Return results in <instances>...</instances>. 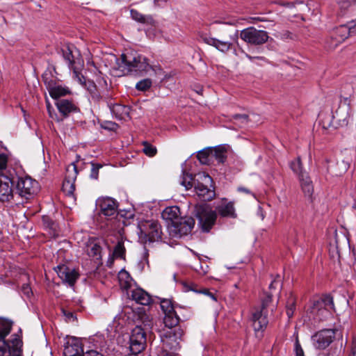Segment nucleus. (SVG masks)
I'll return each instance as SVG.
<instances>
[{"label":"nucleus","instance_id":"25","mask_svg":"<svg viewBox=\"0 0 356 356\" xmlns=\"http://www.w3.org/2000/svg\"><path fill=\"white\" fill-rule=\"evenodd\" d=\"M47 86L49 95L53 99H58L70 93V90L67 88L57 85L52 81L47 82Z\"/></svg>","mask_w":356,"mask_h":356},{"label":"nucleus","instance_id":"64","mask_svg":"<svg viewBox=\"0 0 356 356\" xmlns=\"http://www.w3.org/2000/svg\"><path fill=\"white\" fill-rule=\"evenodd\" d=\"M350 356H355V353H353Z\"/></svg>","mask_w":356,"mask_h":356},{"label":"nucleus","instance_id":"42","mask_svg":"<svg viewBox=\"0 0 356 356\" xmlns=\"http://www.w3.org/2000/svg\"><path fill=\"white\" fill-rule=\"evenodd\" d=\"M334 238L337 248H339L341 244L346 245L348 243V238L346 236L345 232H340L339 233L336 232Z\"/></svg>","mask_w":356,"mask_h":356},{"label":"nucleus","instance_id":"1","mask_svg":"<svg viewBox=\"0 0 356 356\" xmlns=\"http://www.w3.org/2000/svg\"><path fill=\"white\" fill-rule=\"evenodd\" d=\"M122 65L120 67H124L128 72L145 75L152 72L154 74H161L162 69L157 65L149 63L148 59L136 52L133 53L129 49L121 55Z\"/></svg>","mask_w":356,"mask_h":356},{"label":"nucleus","instance_id":"24","mask_svg":"<svg viewBox=\"0 0 356 356\" xmlns=\"http://www.w3.org/2000/svg\"><path fill=\"white\" fill-rule=\"evenodd\" d=\"M131 298L137 303L143 305H148L152 300L151 296L143 289L136 288L131 291Z\"/></svg>","mask_w":356,"mask_h":356},{"label":"nucleus","instance_id":"58","mask_svg":"<svg viewBox=\"0 0 356 356\" xmlns=\"http://www.w3.org/2000/svg\"><path fill=\"white\" fill-rule=\"evenodd\" d=\"M91 95V97H92V99L94 100V101H99L100 99L102 98L99 92H98L97 89L95 90V91L94 92H92Z\"/></svg>","mask_w":356,"mask_h":356},{"label":"nucleus","instance_id":"61","mask_svg":"<svg viewBox=\"0 0 356 356\" xmlns=\"http://www.w3.org/2000/svg\"><path fill=\"white\" fill-rule=\"evenodd\" d=\"M216 48H217L218 50H220V51H227V50L229 49V46H226V45L221 46V47H222V48H221V49H220V48H219V47H220V46H216Z\"/></svg>","mask_w":356,"mask_h":356},{"label":"nucleus","instance_id":"17","mask_svg":"<svg viewBox=\"0 0 356 356\" xmlns=\"http://www.w3.org/2000/svg\"><path fill=\"white\" fill-rule=\"evenodd\" d=\"M216 213L222 218H236L237 214L236 213L234 203L223 198L215 207Z\"/></svg>","mask_w":356,"mask_h":356},{"label":"nucleus","instance_id":"13","mask_svg":"<svg viewBox=\"0 0 356 356\" xmlns=\"http://www.w3.org/2000/svg\"><path fill=\"white\" fill-rule=\"evenodd\" d=\"M12 322L4 318H0V356H14L13 348L5 342L3 339L10 333Z\"/></svg>","mask_w":356,"mask_h":356},{"label":"nucleus","instance_id":"44","mask_svg":"<svg viewBox=\"0 0 356 356\" xmlns=\"http://www.w3.org/2000/svg\"><path fill=\"white\" fill-rule=\"evenodd\" d=\"M143 152L148 156L152 157L155 156L157 153V149L156 147L153 146L150 143L147 141H144L143 143Z\"/></svg>","mask_w":356,"mask_h":356},{"label":"nucleus","instance_id":"19","mask_svg":"<svg viewBox=\"0 0 356 356\" xmlns=\"http://www.w3.org/2000/svg\"><path fill=\"white\" fill-rule=\"evenodd\" d=\"M355 31V28L351 26L341 25L332 31L330 37L334 44H339L343 42Z\"/></svg>","mask_w":356,"mask_h":356},{"label":"nucleus","instance_id":"53","mask_svg":"<svg viewBox=\"0 0 356 356\" xmlns=\"http://www.w3.org/2000/svg\"><path fill=\"white\" fill-rule=\"evenodd\" d=\"M305 195L309 197H312L314 192L313 185L311 186H304L301 187Z\"/></svg>","mask_w":356,"mask_h":356},{"label":"nucleus","instance_id":"35","mask_svg":"<svg viewBox=\"0 0 356 356\" xmlns=\"http://www.w3.org/2000/svg\"><path fill=\"white\" fill-rule=\"evenodd\" d=\"M348 110L349 108L344 105L343 106H339L336 111L337 118H339V121H342L344 124L348 123V118H349Z\"/></svg>","mask_w":356,"mask_h":356},{"label":"nucleus","instance_id":"45","mask_svg":"<svg viewBox=\"0 0 356 356\" xmlns=\"http://www.w3.org/2000/svg\"><path fill=\"white\" fill-rule=\"evenodd\" d=\"M341 10L345 11L356 3V0H336Z\"/></svg>","mask_w":356,"mask_h":356},{"label":"nucleus","instance_id":"62","mask_svg":"<svg viewBox=\"0 0 356 356\" xmlns=\"http://www.w3.org/2000/svg\"><path fill=\"white\" fill-rule=\"evenodd\" d=\"M164 356H175V355H172L170 353H166Z\"/></svg>","mask_w":356,"mask_h":356},{"label":"nucleus","instance_id":"6","mask_svg":"<svg viewBox=\"0 0 356 356\" xmlns=\"http://www.w3.org/2000/svg\"><path fill=\"white\" fill-rule=\"evenodd\" d=\"M140 238L145 242H154L161 239V227L154 220L140 221L138 225Z\"/></svg>","mask_w":356,"mask_h":356},{"label":"nucleus","instance_id":"7","mask_svg":"<svg viewBox=\"0 0 356 356\" xmlns=\"http://www.w3.org/2000/svg\"><path fill=\"white\" fill-rule=\"evenodd\" d=\"M272 302V296L266 294L261 300L260 308H256L252 315V326L256 332H262L268 325L266 308Z\"/></svg>","mask_w":356,"mask_h":356},{"label":"nucleus","instance_id":"23","mask_svg":"<svg viewBox=\"0 0 356 356\" xmlns=\"http://www.w3.org/2000/svg\"><path fill=\"white\" fill-rule=\"evenodd\" d=\"M64 356H83L84 355L81 341L75 338L67 341L63 351Z\"/></svg>","mask_w":356,"mask_h":356},{"label":"nucleus","instance_id":"59","mask_svg":"<svg viewBox=\"0 0 356 356\" xmlns=\"http://www.w3.org/2000/svg\"><path fill=\"white\" fill-rule=\"evenodd\" d=\"M63 314L66 316V318L69 320H70L71 318H74V314L72 312H68V311H66V310H63Z\"/></svg>","mask_w":356,"mask_h":356},{"label":"nucleus","instance_id":"15","mask_svg":"<svg viewBox=\"0 0 356 356\" xmlns=\"http://www.w3.org/2000/svg\"><path fill=\"white\" fill-rule=\"evenodd\" d=\"M78 175L77 167L73 162L66 168V174L63 184V192L69 196L73 195L75 190L74 182Z\"/></svg>","mask_w":356,"mask_h":356},{"label":"nucleus","instance_id":"11","mask_svg":"<svg viewBox=\"0 0 356 356\" xmlns=\"http://www.w3.org/2000/svg\"><path fill=\"white\" fill-rule=\"evenodd\" d=\"M130 350L134 355H137L143 350L146 345V334L140 326H136L132 330L129 339Z\"/></svg>","mask_w":356,"mask_h":356},{"label":"nucleus","instance_id":"14","mask_svg":"<svg viewBox=\"0 0 356 356\" xmlns=\"http://www.w3.org/2000/svg\"><path fill=\"white\" fill-rule=\"evenodd\" d=\"M195 225V220L192 217L181 218L170 226V230L175 236H182L191 232Z\"/></svg>","mask_w":356,"mask_h":356},{"label":"nucleus","instance_id":"54","mask_svg":"<svg viewBox=\"0 0 356 356\" xmlns=\"http://www.w3.org/2000/svg\"><path fill=\"white\" fill-rule=\"evenodd\" d=\"M47 111H48V113L49 115V116L51 118H55L58 121H60V119H58L57 118V115L54 113V108L53 107L50 105L49 101H47Z\"/></svg>","mask_w":356,"mask_h":356},{"label":"nucleus","instance_id":"26","mask_svg":"<svg viewBox=\"0 0 356 356\" xmlns=\"http://www.w3.org/2000/svg\"><path fill=\"white\" fill-rule=\"evenodd\" d=\"M179 214L180 211L178 207H169L163 210L162 212V217L163 219L170 221V225H172L175 221H177L179 219Z\"/></svg>","mask_w":356,"mask_h":356},{"label":"nucleus","instance_id":"57","mask_svg":"<svg viewBox=\"0 0 356 356\" xmlns=\"http://www.w3.org/2000/svg\"><path fill=\"white\" fill-rule=\"evenodd\" d=\"M83 356H104V355L96 350H89V351L86 352V353H84V355Z\"/></svg>","mask_w":356,"mask_h":356},{"label":"nucleus","instance_id":"21","mask_svg":"<svg viewBox=\"0 0 356 356\" xmlns=\"http://www.w3.org/2000/svg\"><path fill=\"white\" fill-rule=\"evenodd\" d=\"M55 270L58 277L70 286H73L79 277V274L74 269L70 268L65 265L58 266Z\"/></svg>","mask_w":356,"mask_h":356},{"label":"nucleus","instance_id":"56","mask_svg":"<svg viewBox=\"0 0 356 356\" xmlns=\"http://www.w3.org/2000/svg\"><path fill=\"white\" fill-rule=\"evenodd\" d=\"M87 89L89 92L92 94L97 89V86L93 81H88L87 83Z\"/></svg>","mask_w":356,"mask_h":356},{"label":"nucleus","instance_id":"33","mask_svg":"<svg viewBox=\"0 0 356 356\" xmlns=\"http://www.w3.org/2000/svg\"><path fill=\"white\" fill-rule=\"evenodd\" d=\"M184 290L186 291H194L195 293H205V294L209 296L213 300L216 301V298L214 296L213 294L211 293L207 289H197V285L196 284H195V283H193V282L184 283Z\"/></svg>","mask_w":356,"mask_h":356},{"label":"nucleus","instance_id":"48","mask_svg":"<svg viewBox=\"0 0 356 356\" xmlns=\"http://www.w3.org/2000/svg\"><path fill=\"white\" fill-rule=\"evenodd\" d=\"M232 120L236 122L245 124L248 122V116L246 114H235L232 116Z\"/></svg>","mask_w":356,"mask_h":356},{"label":"nucleus","instance_id":"27","mask_svg":"<svg viewBox=\"0 0 356 356\" xmlns=\"http://www.w3.org/2000/svg\"><path fill=\"white\" fill-rule=\"evenodd\" d=\"M179 323V317L175 312L164 314L163 323L168 330L176 328Z\"/></svg>","mask_w":356,"mask_h":356},{"label":"nucleus","instance_id":"32","mask_svg":"<svg viewBox=\"0 0 356 356\" xmlns=\"http://www.w3.org/2000/svg\"><path fill=\"white\" fill-rule=\"evenodd\" d=\"M212 148H205L200 152L197 154V158L199 161L203 165H209L212 160Z\"/></svg>","mask_w":356,"mask_h":356},{"label":"nucleus","instance_id":"36","mask_svg":"<svg viewBox=\"0 0 356 356\" xmlns=\"http://www.w3.org/2000/svg\"><path fill=\"white\" fill-rule=\"evenodd\" d=\"M160 305L164 314H169L170 312H175L174 309L172 302L170 299H161L160 301Z\"/></svg>","mask_w":356,"mask_h":356},{"label":"nucleus","instance_id":"2","mask_svg":"<svg viewBox=\"0 0 356 356\" xmlns=\"http://www.w3.org/2000/svg\"><path fill=\"white\" fill-rule=\"evenodd\" d=\"M194 211L201 229L205 232H209L217 218L216 211L206 204L196 205Z\"/></svg>","mask_w":356,"mask_h":356},{"label":"nucleus","instance_id":"43","mask_svg":"<svg viewBox=\"0 0 356 356\" xmlns=\"http://www.w3.org/2000/svg\"><path fill=\"white\" fill-rule=\"evenodd\" d=\"M296 299L293 296H291L286 302V314L289 318L293 316L295 311Z\"/></svg>","mask_w":356,"mask_h":356},{"label":"nucleus","instance_id":"12","mask_svg":"<svg viewBox=\"0 0 356 356\" xmlns=\"http://www.w3.org/2000/svg\"><path fill=\"white\" fill-rule=\"evenodd\" d=\"M337 332L338 330L335 329H325L318 331L312 337L314 346L320 350L326 348L333 341Z\"/></svg>","mask_w":356,"mask_h":356},{"label":"nucleus","instance_id":"34","mask_svg":"<svg viewBox=\"0 0 356 356\" xmlns=\"http://www.w3.org/2000/svg\"><path fill=\"white\" fill-rule=\"evenodd\" d=\"M125 252L126 249L124 245V242L122 240L118 241L117 245L115 246L113 257L114 259H125Z\"/></svg>","mask_w":356,"mask_h":356},{"label":"nucleus","instance_id":"63","mask_svg":"<svg viewBox=\"0 0 356 356\" xmlns=\"http://www.w3.org/2000/svg\"><path fill=\"white\" fill-rule=\"evenodd\" d=\"M353 207H355V208H356V200H355V204H354Z\"/></svg>","mask_w":356,"mask_h":356},{"label":"nucleus","instance_id":"5","mask_svg":"<svg viewBox=\"0 0 356 356\" xmlns=\"http://www.w3.org/2000/svg\"><path fill=\"white\" fill-rule=\"evenodd\" d=\"M212 182V178L207 174L202 173L197 175L195 191L201 200L211 201L215 197L216 193Z\"/></svg>","mask_w":356,"mask_h":356},{"label":"nucleus","instance_id":"40","mask_svg":"<svg viewBox=\"0 0 356 356\" xmlns=\"http://www.w3.org/2000/svg\"><path fill=\"white\" fill-rule=\"evenodd\" d=\"M152 85V81L150 79H144L138 81L136 85V88L139 91H147Z\"/></svg>","mask_w":356,"mask_h":356},{"label":"nucleus","instance_id":"28","mask_svg":"<svg viewBox=\"0 0 356 356\" xmlns=\"http://www.w3.org/2000/svg\"><path fill=\"white\" fill-rule=\"evenodd\" d=\"M109 108L116 118L120 119L128 115L130 110L129 107L119 104H111Z\"/></svg>","mask_w":356,"mask_h":356},{"label":"nucleus","instance_id":"49","mask_svg":"<svg viewBox=\"0 0 356 356\" xmlns=\"http://www.w3.org/2000/svg\"><path fill=\"white\" fill-rule=\"evenodd\" d=\"M280 37L285 42H290L294 40L296 35L289 31H284L280 33Z\"/></svg>","mask_w":356,"mask_h":356},{"label":"nucleus","instance_id":"16","mask_svg":"<svg viewBox=\"0 0 356 356\" xmlns=\"http://www.w3.org/2000/svg\"><path fill=\"white\" fill-rule=\"evenodd\" d=\"M9 175H0V201L2 202H10L14 198L13 190V177Z\"/></svg>","mask_w":356,"mask_h":356},{"label":"nucleus","instance_id":"3","mask_svg":"<svg viewBox=\"0 0 356 356\" xmlns=\"http://www.w3.org/2000/svg\"><path fill=\"white\" fill-rule=\"evenodd\" d=\"M333 309L332 297L330 295H323L312 301L309 312L313 315L314 319L322 321L330 314V310Z\"/></svg>","mask_w":356,"mask_h":356},{"label":"nucleus","instance_id":"9","mask_svg":"<svg viewBox=\"0 0 356 356\" xmlns=\"http://www.w3.org/2000/svg\"><path fill=\"white\" fill-rule=\"evenodd\" d=\"M240 38L250 44H263L268 42L269 37L266 31L250 26L241 31Z\"/></svg>","mask_w":356,"mask_h":356},{"label":"nucleus","instance_id":"29","mask_svg":"<svg viewBox=\"0 0 356 356\" xmlns=\"http://www.w3.org/2000/svg\"><path fill=\"white\" fill-rule=\"evenodd\" d=\"M130 13L131 18L139 23L152 24L154 22V19L151 15H144L134 9H131Z\"/></svg>","mask_w":356,"mask_h":356},{"label":"nucleus","instance_id":"20","mask_svg":"<svg viewBox=\"0 0 356 356\" xmlns=\"http://www.w3.org/2000/svg\"><path fill=\"white\" fill-rule=\"evenodd\" d=\"M327 165L326 167L327 172L333 177H339L343 175L350 167V161L343 159L337 161L326 160Z\"/></svg>","mask_w":356,"mask_h":356},{"label":"nucleus","instance_id":"18","mask_svg":"<svg viewBox=\"0 0 356 356\" xmlns=\"http://www.w3.org/2000/svg\"><path fill=\"white\" fill-rule=\"evenodd\" d=\"M97 207L105 216H113L117 213V202L111 197H102L97 200Z\"/></svg>","mask_w":356,"mask_h":356},{"label":"nucleus","instance_id":"38","mask_svg":"<svg viewBox=\"0 0 356 356\" xmlns=\"http://www.w3.org/2000/svg\"><path fill=\"white\" fill-rule=\"evenodd\" d=\"M119 280L121 283V286L127 289L130 286V281L131 280L129 274L126 270H121L119 273Z\"/></svg>","mask_w":356,"mask_h":356},{"label":"nucleus","instance_id":"55","mask_svg":"<svg viewBox=\"0 0 356 356\" xmlns=\"http://www.w3.org/2000/svg\"><path fill=\"white\" fill-rule=\"evenodd\" d=\"M22 291L23 293L27 297H30L32 294V291L30 286L28 284H24L22 286Z\"/></svg>","mask_w":356,"mask_h":356},{"label":"nucleus","instance_id":"30","mask_svg":"<svg viewBox=\"0 0 356 356\" xmlns=\"http://www.w3.org/2000/svg\"><path fill=\"white\" fill-rule=\"evenodd\" d=\"M87 253L90 257H95L99 259L102 257V247L100 244L96 241H90L87 245Z\"/></svg>","mask_w":356,"mask_h":356},{"label":"nucleus","instance_id":"47","mask_svg":"<svg viewBox=\"0 0 356 356\" xmlns=\"http://www.w3.org/2000/svg\"><path fill=\"white\" fill-rule=\"evenodd\" d=\"M92 168L90 172V177L94 179L98 178L99 170L102 167L101 164L91 163Z\"/></svg>","mask_w":356,"mask_h":356},{"label":"nucleus","instance_id":"52","mask_svg":"<svg viewBox=\"0 0 356 356\" xmlns=\"http://www.w3.org/2000/svg\"><path fill=\"white\" fill-rule=\"evenodd\" d=\"M294 350H295L296 356H305L304 351H303L298 339L296 340V342H295Z\"/></svg>","mask_w":356,"mask_h":356},{"label":"nucleus","instance_id":"8","mask_svg":"<svg viewBox=\"0 0 356 356\" xmlns=\"http://www.w3.org/2000/svg\"><path fill=\"white\" fill-rule=\"evenodd\" d=\"M38 183L30 177H19L16 185V193L27 200L33 198L38 192Z\"/></svg>","mask_w":356,"mask_h":356},{"label":"nucleus","instance_id":"22","mask_svg":"<svg viewBox=\"0 0 356 356\" xmlns=\"http://www.w3.org/2000/svg\"><path fill=\"white\" fill-rule=\"evenodd\" d=\"M56 106L63 118H67L72 113L79 111L78 106L72 101L62 99L56 102Z\"/></svg>","mask_w":356,"mask_h":356},{"label":"nucleus","instance_id":"46","mask_svg":"<svg viewBox=\"0 0 356 356\" xmlns=\"http://www.w3.org/2000/svg\"><path fill=\"white\" fill-rule=\"evenodd\" d=\"M299 179L300 181L301 187H303L304 186L313 185L312 181H311V179L307 172H304V173L300 174V176L299 177Z\"/></svg>","mask_w":356,"mask_h":356},{"label":"nucleus","instance_id":"41","mask_svg":"<svg viewBox=\"0 0 356 356\" xmlns=\"http://www.w3.org/2000/svg\"><path fill=\"white\" fill-rule=\"evenodd\" d=\"M290 167L293 172L296 174L298 175V177L300 176V174L306 172L302 170V164L300 159L298 157L296 160L292 161L290 164Z\"/></svg>","mask_w":356,"mask_h":356},{"label":"nucleus","instance_id":"10","mask_svg":"<svg viewBox=\"0 0 356 356\" xmlns=\"http://www.w3.org/2000/svg\"><path fill=\"white\" fill-rule=\"evenodd\" d=\"M184 335V331L180 327L162 331L161 339L163 345L171 350H177L180 348L179 343Z\"/></svg>","mask_w":356,"mask_h":356},{"label":"nucleus","instance_id":"50","mask_svg":"<svg viewBox=\"0 0 356 356\" xmlns=\"http://www.w3.org/2000/svg\"><path fill=\"white\" fill-rule=\"evenodd\" d=\"M248 47H252V49H255L257 52H254L253 50L251 51V54H246L247 57L250 59L257 58V59H262L263 58L257 55V53H259V48L258 46H248ZM250 51V50L249 51Z\"/></svg>","mask_w":356,"mask_h":356},{"label":"nucleus","instance_id":"39","mask_svg":"<svg viewBox=\"0 0 356 356\" xmlns=\"http://www.w3.org/2000/svg\"><path fill=\"white\" fill-rule=\"evenodd\" d=\"M181 179V184L184 186L186 189L188 190L192 188L193 177L191 174L186 173L184 171Z\"/></svg>","mask_w":356,"mask_h":356},{"label":"nucleus","instance_id":"31","mask_svg":"<svg viewBox=\"0 0 356 356\" xmlns=\"http://www.w3.org/2000/svg\"><path fill=\"white\" fill-rule=\"evenodd\" d=\"M227 149L223 146H217L212 148V159H215L218 163H224L227 158Z\"/></svg>","mask_w":356,"mask_h":356},{"label":"nucleus","instance_id":"60","mask_svg":"<svg viewBox=\"0 0 356 356\" xmlns=\"http://www.w3.org/2000/svg\"><path fill=\"white\" fill-rule=\"evenodd\" d=\"M238 191H240V192H244L245 193H248V194H250L251 192L249 189L246 188H244V187H239L238 188Z\"/></svg>","mask_w":356,"mask_h":356},{"label":"nucleus","instance_id":"37","mask_svg":"<svg viewBox=\"0 0 356 356\" xmlns=\"http://www.w3.org/2000/svg\"><path fill=\"white\" fill-rule=\"evenodd\" d=\"M8 168V156L4 154H0V175H9Z\"/></svg>","mask_w":356,"mask_h":356},{"label":"nucleus","instance_id":"4","mask_svg":"<svg viewBox=\"0 0 356 356\" xmlns=\"http://www.w3.org/2000/svg\"><path fill=\"white\" fill-rule=\"evenodd\" d=\"M63 56L68 62L69 66L73 70V76L76 81L83 84L84 83L83 76L77 70L74 65H81L83 63L81 54L76 46H63L62 48Z\"/></svg>","mask_w":356,"mask_h":356},{"label":"nucleus","instance_id":"51","mask_svg":"<svg viewBox=\"0 0 356 356\" xmlns=\"http://www.w3.org/2000/svg\"><path fill=\"white\" fill-rule=\"evenodd\" d=\"M282 285V279L280 275H277V277L271 282L269 285L270 289H275L278 287H280Z\"/></svg>","mask_w":356,"mask_h":356}]
</instances>
